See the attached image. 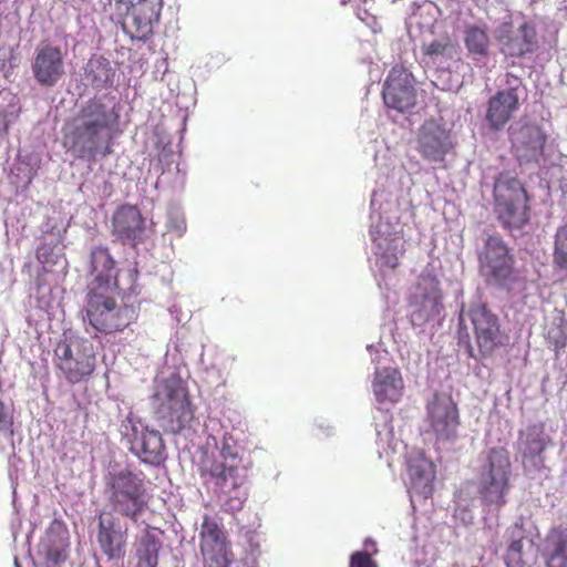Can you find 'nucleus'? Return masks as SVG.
Segmentation results:
<instances>
[{"instance_id": "obj_13", "label": "nucleus", "mask_w": 567, "mask_h": 567, "mask_svg": "<svg viewBox=\"0 0 567 567\" xmlns=\"http://www.w3.org/2000/svg\"><path fill=\"white\" fill-rule=\"evenodd\" d=\"M453 132L442 118H429L419 127L416 151L431 163H443L455 148Z\"/></svg>"}, {"instance_id": "obj_12", "label": "nucleus", "mask_w": 567, "mask_h": 567, "mask_svg": "<svg viewBox=\"0 0 567 567\" xmlns=\"http://www.w3.org/2000/svg\"><path fill=\"white\" fill-rule=\"evenodd\" d=\"M120 432L130 444V451L142 462L159 465L165 458V444L158 431L144 427L133 413L121 422Z\"/></svg>"}, {"instance_id": "obj_14", "label": "nucleus", "mask_w": 567, "mask_h": 567, "mask_svg": "<svg viewBox=\"0 0 567 567\" xmlns=\"http://www.w3.org/2000/svg\"><path fill=\"white\" fill-rule=\"evenodd\" d=\"M199 550L204 567H229L234 560L226 532L208 515L203 517L200 525Z\"/></svg>"}, {"instance_id": "obj_33", "label": "nucleus", "mask_w": 567, "mask_h": 567, "mask_svg": "<svg viewBox=\"0 0 567 567\" xmlns=\"http://www.w3.org/2000/svg\"><path fill=\"white\" fill-rule=\"evenodd\" d=\"M553 260L559 269L567 270V223L559 226L554 236Z\"/></svg>"}, {"instance_id": "obj_40", "label": "nucleus", "mask_w": 567, "mask_h": 567, "mask_svg": "<svg viewBox=\"0 0 567 567\" xmlns=\"http://www.w3.org/2000/svg\"><path fill=\"white\" fill-rule=\"evenodd\" d=\"M369 546L373 547V554H375L378 551L377 548H375V543L370 540V539H367L365 540V547H369Z\"/></svg>"}, {"instance_id": "obj_20", "label": "nucleus", "mask_w": 567, "mask_h": 567, "mask_svg": "<svg viewBox=\"0 0 567 567\" xmlns=\"http://www.w3.org/2000/svg\"><path fill=\"white\" fill-rule=\"evenodd\" d=\"M497 41L501 52L509 58H522L533 54L538 49V40L535 28L528 23H522L517 29L505 23L498 30Z\"/></svg>"}, {"instance_id": "obj_26", "label": "nucleus", "mask_w": 567, "mask_h": 567, "mask_svg": "<svg viewBox=\"0 0 567 567\" xmlns=\"http://www.w3.org/2000/svg\"><path fill=\"white\" fill-rule=\"evenodd\" d=\"M403 388L404 382L398 369L388 367L375 371L372 389L379 403L398 402Z\"/></svg>"}, {"instance_id": "obj_8", "label": "nucleus", "mask_w": 567, "mask_h": 567, "mask_svg": "<svg viewBox=\"0 0 567 567\" xmlns=\"http://www.w3.org/2000/svg\"><path fill=\"white\" fill-rule=\"evenodd\" d=\"M466 317L470 319L478 354L470 341V336L460 331V342H465L470 358H488L495 350L503 346L504 336L501 330L498 317L486 305L476 303L470 306Z\"/></svg>"}, {"instance_id": "obj_19", "label": "nucleus", "mask_w": 567, "mask_h": 567, "mask_svg": "<svg viewBox=\"0 0 567 567\" xmlns=\"http://www.w3.org/2000/svg\"><path fill=\"white\" fill-rule=\"evenodd\" d=\"M512 151L520 165L539 163L544 157L547 135L536 124H525L512 133Z\"/></svg>"}, {"instance_id": "obj_16", "label": "nucleus", "mask_w": 567, "mask_h": 567, "mask_svg": "<svg viewBox=\"0 0 567 567\" xmlns=\"http://www.w3.org/2000/svg\"><path fill=\"white\" fill-rule=\"evenodd\" d=\"M427 422L439 441H450L457 435L460 414L451 395L435 393L426 404Z\"/></svg>"}, {"instance_id": "obj_29", "label": "nucleus", "mask_w": 567, "mask_h": 567, "mask_svg": "<svg viewBox=\"0 0 567 567\" xmlns=\"http://www.w3.org/2000/svg\"><path fill=\"white\" fill-rule=\"evenodd\" d=\"M408 475L412 491L427 494L435 476L434 465L422 454L413 456L408 462Z\"/></svg>"}, {"instance_id": "obj_22", "label": "nucleus", "mask_w": 567, "mask_h": 567, "mask_svg": "<svg viewBox=\"0 0 567 567\" xmlns=\"http://www.w3.org/2000/svg\"><path fill=\"white\" fill-rule=\"evenodd\" d=\"M546 447L543 426L532 425L519 433L517 451L526 472L539 471L544 466L543 453Z\"/></svg>"}, {"instance_id": "obj_37", "label": "nucleus", "mask_w": 567, "mask_h": 567, "mask_svg": "<svg viewBox=\"0 0 567 567\" xmlns=\"http://www.w3.org/2000/svg\"><path fill=\"white\" fill-rule=\"evenodd\" d=\"M505 85L506 89L499 90L501 92H509L512 95L518 97L519 93L525 90V85L522 78L509 72L506 73L505 75Z\"/></svg>"}, {"instance_id": "obj_10", "label": "nucleus", "mask_w": 567, "mask_h": 567, "mask_svg": "<svg viewBox=\"0 0 567 567\" xmlns=\"http://www.w3.org/2000/svg\"><path fill=\"white\" fill-rule=\"evenodd\" d=\"M162 0H116V10L123 16L121 24L132 40L147 41L159 23Z\"/></svg>"}, {"instance_id": "obj_23", "label": "nucleus", "mask_w": 567, "mask_h": 567, "mask_svg": "<svg viewBox=\"0 0 567 567\" xmlns=\"http://www.w3.org/2000/svg\"><path fill=\"white\" fill-rule=\"evenodd\" d=\"M144 219L136 206L123 205L113 216V233L123 241L135 245L141 240Z\"/></svg>"}, {"instance_id": "obj_9", "label": "nucleus", "mask_w": 567, "mask_h": 567, "mask_svg": "<svg viewBox=\"0 0 567 567\" xmlns=\"http://www.w3.org/2000/svg\"><path fill=\"white\" fill-rule=\"evenodd\" d=\"M511 468L509 453L505 447H493L488 451L480 486V494L485 504L497 507L506 504V494L511 488Z\"/></svg>"}, {"instance_id": "obj_39", "label": "nucleus", "mask_w": 567, "mask_h": 567, "mask_svg": "<svg viewBox=\"0 0 567 567\" xmlns=\"http://www.w3.org/2000/svg\"><path fill=\"white\" fill-rule=\"evenodd\" d=\"M168 231L174 233L176 236L181 237L186 231V221L184 218L172 217L168 221Z\"/></svg>"}, {"instance_id": "obj_2", "label": "nucleus", "mask_w": 567, "mask_h": 567, "mask_svg": "<svg viewBox=\"0 0 567 567\" xmlns=\"http://www.w3.org/2000/svg\"><path fill=\"white\" fill-rule=\"evenodd\" d=\"M120 120L118 113L100 99L89 100L72 120L63 136L64 147L76 158L94 162L97 154L111 153L110 140Z\"/></svg>"}, {"instance_id": "obj_4", "label": "nucleus", "mask_w": 567, "mask_h": 567, "mask_svg": "<svg viewBox=\"0 0 567 567\" xmlns=\"http://www.w3.org/2000/svg\"><path fill=\"white\" fill-rule=\"evenodd\" d=\"M118 295L122 296L121 303L106 293L86 297L85 316L96 331L106 334L123 331L138 318L140 287L136 292L127 290Z\"/></svg>"}, {"instance_id": "obj_28", "label": "nucleus", "mask_w": 567, "mask_h": 567, "mask_svg": "<svg viewBox=\"0 0 567 567\" xmlns=\"http://www.w3.org/2000/svg\"><path fill=\"white\" fill-rule=\"evenodd\" d=\"M69 534L51 528L40 544V553L45 558L47 567H61L69 557Z\"/></svg>"}, {"instance_id": "obj_32", "label": "nucleus", "mask_w": 567, "mask_h": 567, "mask_svg": "<svg viewBox=\"0 0 567 567\" xmlns=\"http://www.w3.org/2000/svg\"><path fill=\"white\" fill-rule=\"evenodd\" d=\"M86 76L91 79L92 84L102 87L112 81L114 75L110 62L103 58L91 59L85 68Z\"/></svg>"}, {"instance_id": "obj_18", "label": "nucleus", "mask_w": 567, "mask_h": 567, "mask_svg": "<svg viewBox=\"0 0 567 567\" xmlns=\"http://www.w3.org/2000/svg\"><path fill=\"white\" fill-rule=\"evenodd\" d=\"M413 82L412 73L404 66H393L383 85L382 96L384 104L401 113L414 107L416 104V91Z\"/></svg>"}, {"instance_id": "obj_30", "label": "nucleus", "mask_w": 567, "mask_h": 567, "mask_svg": "<svg viewBox=\"0 0 567 567\" xmlns=\"http://www.w3.org/2000/svg\"><path fill=\"white\" fill-rule=\"evenodd\" d=\"M508 545L504 555L506 567H528L527 555L523 550L525 539L522 526L515 524L506 529Z\"/></svg>"}, {"instance_id": "obj_1", "label": "nucleus", "mask_w": 567, "mask_h": 567, "mask_svg": "<svg viewBox=\"0 0 567 567\" xmlns=\"http://www.w3.org/2000/svg\"><path fill=\"white\" fill-rule=\"evenodd\" d=\"M104 494L110 511L97 516L96 544L107 560L120 561L126 555L128 526L118 516L136 524L148 509L146 476L131 466L110 468L104 475Z\"/></svg>"}, {"instance_id": "obj_41", "label": "nucleus", "mask_w": 567, "mask_h": 567, "mask_svg": "<svg viewBox=\"0 0 567 567\" xmlns=\"http://www.w3.org/2000/svg\"><path fill=\"white\" fill-rule=\"evenodd\" d=\"M463 316H464V315H463V313H461V316H460V324H462V322H463V320H464V317H463Z\"/></svg>"}, {"instance_id": "obj_11", "label": "nucleus", "mask_w": 567, "mask_h": 567, "mask_svg": "<svg viewBox=\"0 0 567 567\" xmlns=\"http://www.w3.org/2000/svg\"><path fill=\"white\" fill-rule=\"evenodd\" d=\"M409 305L410 320L414 327L439 319L444 309L443 293L434 274L423 271L417 277Z\"/></svg>"}, {"instance_id": "obj_24", "label": "nucleus", "mask_w": 567, "mask_h": 567, "mask_svg": "<svg viewBox=\"0 0 567 567\" xmlns=\"http://www.w3.org/2000/svg\"><path fill=\"white\" fill-rule=\"evenodd\" d=\"M518 109V96L498 91L487 102L485 118L491 128L499 131L512 120Z\"/></svg>"}, {"instance_id": "obj_35", "label": "nucleus", "mask_w": 567, "mask_h": 567, "mask_svg": "<svg viewBox=\"0 0 567 567\" xmlns=\"http://www.w3.org/2000/svg\"><path fill=\"white\" fill-rule=\"evenodd\" d=\"M546 339L556 350L563 349L567 343V327L564 319L559 318L558 322H554L546 331Z\"/></svg>"}, {"instance_id": "obj_36", "label": "nucleus", "mask_w": 567, "mask_h": 567, "mask_svg": "<svg viewBox=\"0 0 567 567\" xmlns=\"http://www.w3.org/2000/svg\"><path fill=\"white\" fill-rule=\"evenodd\" d=\"M349 567H378V564L372 558V554L358 550L351 554Z\"/></svg>"}, {"instance_id": "obj_34", "label": "nucleus", "mask_w": 567, "mask_h": 567, "mask_svg": "<svg viewBox=\"0 0 567 567\" xmlns=\"http://www.w3.org/2000/svg\"><path fill=\"white\" fill-rule=\"evenodd\" d=\"M453 51L454 43L449 34L434 39L422 47L423 54L430 58L451 55Z\"/></svg>"}, {"instance_id": "obj_25", "label": "nucleus", "mask_w": 567, "mask_h": 567, "mask_svg": "<svg viewBox=\"0 0 567 567\" xmlns=\"http://www.w3.org/2000/svg\"><path fill=\"white\" fill-rule=\"evenodd\" d=\"M540 554L545 567H567V526L548 529Z\"/></svg>"}, {"instance_id": "obj_5", "label": "nucleus", "mask_w": 567, "mask_h": 567, "mask_svg": "<svg viewBox=\"0 0 567 567\" xmlns=\"http://www.w3.org/2000/svg\"><path fill=\"white\" fill-rule=\"evenodd\" d=\"M90 279L86 297L107 293L112 287L117 292H136L138 271L135 268L118 270L107 247L99 246L91 250L89 260Z\"/></svg>"}, {"instance_id": "obj_31", "label": "nucleus", "mask_w": 567, "mask_h": 567, "mask_svg": "<svg viewBox=\"0 0 567 567\" xmlns=\"http://www.w3.org/2000/svg\"><path fill=\"white\" fill-rule=\"evenodd\" d=\"M464 43L471 54L487 55L489 38L486 29L478 25H468L464 31Z\"/></svg>"}, {"instance_id": "obj_38", "label": "nucleus", "mask_w": 567, "mask_h": 567, "mask_svg": "<svg viewBox=\"0 0 567 567\" xmlns=\"http://www.w3.org/2000/svg\"><path fill=\"white\" fill-rule=\"evenodd\" d=\"M12 425H13L12 415L4 412V405L0 401V432H4V433H8L9 435H12L13 434Z\"/></svg>"}, {"instance_id": "obj_3", "label": "nucleus", "mask_w": 567, "mask_h": 567, "mask_svg": "<svg viewBox=\"0 0 567 567\" xmlns=\"http://www.w3.org/2000/svg\"><path fill=\"white\" fill-rule=\"evenodd\" d=\"M205 485L212 484L223 495L227 512H239L248 499V472L241 457L224 435L217 453L205 454L198 468Z\"/></svg>"}, {"instance_id": "obj_27", "label": "nucleus", "mask_w": 567, "mask_h": 567, "mask_svg": "<svg viewBox=\"0 0 567 567\" xmlns=\"http://www.w3.org/2000/svg\"><path fill=\"white\" fill-rule=\"evenodd\" d=\"M163 532L147 525L135 542L136 567H157Z\"/></svg>"}, {"instance_id": "obj_7", "label": "nucleus", "mask_w": 567, "mask_h": 567, "mask_svg": "<svg viewBox=\"0 0 567 567\" xmlns=\"http://www.w3.org/2000/svg\"><path fill=\"white\" fill-rule=\"evenodd\" d=\"M94 344L86 338L69 337L56 343L53 363L70 384L87 382L96 369Z\"/></svg>"}, {"instance_id": "obj_6", "label": "nucleus", "mask_w": 567, "mask_h": 567, "mask_svg": "<svg viewBox=\"0 0 567 567\" xmlns=\"http://www.w3.org/2000/svg\"><path fill=\"white\" fill-rule=\"evenodd\" d=\"M494 212L506 229H522L530 219L529 196L524 184L508 174L495 179Z\"/></svg>"}, {"instance_id": "obj_15", "label": "nucleus", "mask_w": 567, "mask_h": 567, "mask_svg": "<svg viewBox=\"0 0 567 567\" xmlns=\"http://www.w3.org/2000/svg\"><path fill=\"white\" fill-rule=\"evenodd\" d=\"M161 426L171 433H179L193 420L190 402L184 389L167 386L165 399L155 411Z\"/></svg>"}, {"instance_id": "obj_21", "label": "nucleus", "mask_w": 567, "mask_h": 567, "mask_svg": "<svg viewBox=\"0 0 567 567\" xmlns=\"http://www.w3.org/2000/svg\"><path fill=\"white\" fill-rule=\"evenodd\" d=\"M35 81L44 86H53L64 75V58L61 49L51 43H42L35 50L32 62Z\"/></svg>"}, {"instance_id": "obj_17", "label": "nucleus", "mask_w": 567, "mask_h": 567, "mask_svg": "<svg viewBox=\"0 0 567 567\" xmlns=\"http://www.w3.org/2000/svg\"><path fill=\"white\" fill-rule=\"evenodd\" d=\"M478 262L483 275L496 282L502 284L513 278L514 258L499 236H488L478 255Z\"/></svg>"}]
</instances>
